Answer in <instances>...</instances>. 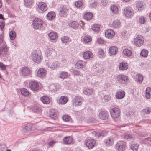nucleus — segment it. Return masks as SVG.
<instances>
[{
  "instance_id": "f03ea898",
  "label": "nucleus",
  "mask_w": 151,
  "mask_h": 151,
  "mask_svg": "<svg viewBox=\"0 0 151 151\" xmlns=\"http://www.w3.org/2000/svg\"><path fill=\"white\" fill-rule=\"evenodd\" d=\"M126 147V143L122 141H119L115 145V147L117 151H124Z\"/></svg>"
},
{
  "instance_id": "2f4dec72",
  "label": "nucleus",
  "mask_w": 151,
  "mask_h": 151,
  "mask_svg": "<svg viewBox=\"0 0 151 151\" xmlns=\"http://www.w3.org/2000/svg\"><path fill=\"white\" fill-rule=\"evenodd\" d=\"M48 36L50 39L51 40H54L58 37L57 34L54 32H51L48 34Z\"/></svg>"
},
{
  "instance_id": "3c124183",
  "label": "nucleus",
  "mask_w": 151,
  "mask_h": 151,
  "mask_svg": "<svg viewBox=\"0 0 151 151\" xmlns=\"http://www.w3.org/2000/svg\"><path fill=\"white\" fill-rule=\"evenodd\" d=\"M49 116L51 118L55 119L56 118L57 115L54 111H51L50 114Z\"/></svg>"
},
{
  "instance_id": "aec40b11",
  "label": "nucleus",
  "mask_w": 151,
  "mask_h": 151,
  "mask_svg": "<svg viewBox=\"0 0 151 151\" xmlns=\"http://www.w3.org/2000/svg\"><path fill=\"white\" fill-rule=\"evenodd\" d=\"M22 74L24 76H28L30 74L29 69L27 67H24L22 68L21 70Z\"/></svg>"
},
{
  "instance_id": "a18cd8bd",
  "label": "nucleus",
  "mask_w": 151,
  "mask_h": 151,
  "mask_svg": "<svg viewBox=\"0 0 151 151\" xmlns=\"http://www.w3.org/2000/svg\"><path fill=\"white\" fill-rule=\"evenodd\" d=\"M123 53L127 56H131L132 54V51L127 49L124 50H123Z\"/></svg>"
},
{
  "instance_id": "9d476101",
  "label": "nucleus",
  "mask_w": 151,
  "mask_h": 151,
  "mask_svg": "<svg viewBox=\"0 0 151 151\" xmlns=\"http://www.w3.org/2000/svg\"><path fill=\"white\" fill-rule=\"evenodd\" d=\"M124 14L126 17H131L134 14L133 10L130 7H127L124 9Z\"/></svg>"
},
{
  "instance_id": "a878e982",
  "label": "nucleus",
  "mask_w": 151,
  "mask_h": 151,
  "mask_svg": "<svg viewBox=\"0 0 151 151\" xmlns=\"http://www.w3.org/2000/svg\"><path fill=\"white\" fill-rule=\"evenodd\" d=\"M68 99L65 96H62L59 99V103L61 104H64L68 101Z\"/></svg>"
},
{
  "instance_id": "7c9ffc66",
  "label": "nucleus",
  "mask_w": 151,
  "mask_h": 151,
  "mask_svg": "<svg viewBox=\"0 0 151 151\" xmlns=\"http://www.w3.org/2000/svg\"><path fill=\"white\" fill-rule=\"evenodd\" d=\"M121 22L119 20H115L112 23V26L113 28H117L120 26Z\"/></svg>"
},
{
  "instance_id": "0eeeda50",
  "label": "nucleus",
  "mask_w": 151,
  "mask_h": 151,
  "mask_svg": "<svg viewBox=\"0 0 151 151\" xmlns=\"http://www.w3.org/2000/svg\"><path fill=\"white\" fill-rule=\"evenodd\" d=\"M42 24V20L40 18H35L33 21V27L36 29H39Z\"/></svg>"
},
{
  "instance_id": "338daca9",
  "label": "nucleus",
  "mask_w": 151,
  "mask_h": 151,
  "mask_svg": "<svg viewBox=\"0 0 151 151\" xmlns=\"http://www.w3.org/2000/svg\"><path fill=\"white\" fill-rule=\"evenodd\" d=\"M53 129V127H49L46 128L45 129L42 130L47 131H49L52 130Z\"/></svg>"
},
{
  "instance_id": "39448f33",
  "label": "nucleus",
  "mask_w": 151,
  "mask_h": 151,
  "mask_svg": "<svg viewBox=\"0 0 151 151\" xmlns=\"http://www.w3.org/2000/svg\"><path fill=\"white\" fill-rule=\"evenodd\" d=\"M144 40V39L142 36L138 35L134 40V43L137 46H141L143 44Z\"/></svg>"
},
{
  "instance_id": "393cba45",
  "label": "nucleus",
  "mask_w": 151,
  "mask_h": 151,
  "mask_svg": "<svg viewBox=\"0 0 151 151\" xmlns=\"http://www.w3.org/2000/svg\"><path fill=\"white\" fill-rule=\"evenodd\" d=\"M119 69L121 70H124L128 68L127 64L126 63H121L119 64Z\"/></svg>"
},
{
  "instance_id": "423d86ee",
  "label": "nucleus",
  "mask_w": 151,
  "mask_h": 151,
  "mask_svg": "<svg viewBox=\"0 0 151 151\" xmlns=\"http://www.w3.org/2000/svg\"><path fill=\"white\" fill-rule=\"evenodd\" d=\"M59 10V14L60 16L63 17H66L68 14V11L66 6L61 5Z\"/></svg>"
},
{
  "instance_id": "79ce46f5",
  "label": "nucleus",
  "mask_w": 151,
  "mask_h": 151,
  "mask_svg": "<svg viewBox=\"0 0 151 151\" xmlns=\"http://www.w3.org/2000/svg\"><path fill=\"white\" fill-rule=\"evenodd\" d=\"M21 92L22 94L24 96H28L29 94V91L25 88L22 89L21 90Z\"/></svg>"
},
{
  "instance_id": "7ed1b4c3",
  "label": "nucleus",
  "mask_w": 151,
  "mask_h": 151,
  "mask_svg": "<svg viewBox=\"0 0 151 151\" xmlns=\"http://www.w3.org/2000/svg\"><path fill=\"white\" fill-rule=\"evenodd\" d=\"M117 80L119 83L127 84L129 82V80L127 76L119 75L117 77Z\"/></svg>"
},
{
  "instance_id": "f8f14e48",
  "label": "nucleus",
  "mask_w": 151,
  "mask_h": 151,
  "mask_svg": "<svg viewBox=\"0 0 151 151\" xmlns=\"http://www.w3.org/2000/svg\"><path fill=\"white\" fill-rule=\"evenodd\" d=\"M109 113L106 111H101L99 114V117L102 120H105L107 119L109 116Z\"/></svg>"
},
{
  "instance_id": "473e14b6",
  "label": "nucleus",
  "mask_w": 151,
  "mask_h": 151,
  "mask_svg": "<svg viewBox=\"0 0 151 151\" xmlns=\"http://www.w3.org/2000/svg\"><path fill=\"white\" fill-rule=\"evenodd\" d=\"M83 93L87 95H92L93 92V90L92 89L87 88L83 90Z\"/></svg>"
},
{
  "instance_id": "c9c22d12",
  "label": "nucleus",
  "mask_w": 151,
  "mask_h": 151,
  "mask_svg": "<svg viewBox=\"0 0 151 151\" xmlns=\"http://www.w3.org/2000/svg\"><path fill=\"white\" fill-rule=\"evenodd\" d=\"M41 101L45 104H47L50 103V100L47 96H44L41 98Z\"/></svg>"
},
{
  "instance_id": "680f3d73",
  "label": "nucleus",
  "mask_w": 151,
  "mask_h": 151,
  "mask_svg": "<svg viewBox=\"0 0 151 151\" xmlns=\"http://www.w3.org/2000/svg\"><path fill=\"white\" fill-rule=\"evenodd\" d=\"M75 4L76 7H80L82 5V2L80 1H78L76 2Z\"/></svg>"
},
{
  "instance_id": "5fc2aeb1",
  "label": "nucleus",
  "mask_w": 151,
  "mask_h": 151,
  "mask_svg": "<svg viewBox=\"0 0 151 151\" xmlns=\"http://www.w3.org/2000/svg\"><path fill=\"white\" fill-rule=\"evenodd\" d=\"M104 54L103 50L101 49H99L98 52V55L99 57H103Z\"/></svg>"
},
{
  "instance_id": "4be33fe9",
  "label": "nucleus",
  "mask_w": 151,
  "mask_h": 151,
  "mask_svg": "<svg viewBox=\"0 0 151 151\" xmlns=\"http://www.w3.org/2000/svg\"><path fill=\"white\" fill-rule=\"evenodd\" d=\"M125 95V93L124 91L119 90L116 93L115 96L117 99H120L124 98Z\"/></svg>"
},
{
  "instance_id": "37998d69",
  "label": "nucleus",
  "mask_w": 151,
  "mask_h": 151,
  "mask_svg": "<svg viewBox=\"0 0 151 151\" xmlns=\"http://www.w3.org/2000/svg\"><path fill=\"white\" fill-rule=\"evenodd\" d=\"M32 129L31 126L30 125H27L23 128L22 131L23 132H26L30 131Z\"/></svg>"
},
{
  "instance_id": "f257e3e1",
  "label": "nucleus",
  "mask_w": 151,
  "mask_h": 151,
  "mask_svg": "<svg viewBox=\"0 0 151 151\" xmlns=\"http://www.w3.org/2000/svg\"><path fill=\"white\" fill-rule=\"evenodd\" d=\"M31 57L33 61L37 63H40L43 59L41 52L39 50L33 51L31 54Z\"/></svg>"
},
{
  "instance_id": "412c9836",
  "label": "nucleus",
  "mask_w": 151,
  "mask_h": 151,
  "mask_svg": "<svg viewBox=\"0 0 151 151\" xmlns=\"http://www.w3.org/2000/svg\"><path fill=\"white\" fill-rule=\"evenodd\" d=\"M114 32L111 29L107 30L105 32V37L108 38H111L114 35Z\"/></svg>"
},
{
  "instance_id": "6ab92c4d",
  "label": "nucleus",
  "mask_w": 151,
  "mask_h": 151,
  "mask_svg": "<svg viewBox=\"0 0 151 151\" xmlns=\"http://www.w3.org/2000/svg\"><path fill=\"white\" fill-rule=\"evenodd\" d=\"M93 54L90 51L85 52L83 54V56L85 59H89L93 57Z\"/></svg>"
},
{
  "instance_id": "e433bc0d",
  "label": "nucleus",
  "mask_w": 151,
  "mask_h": 151,
  "mask_svg": "<svg viewBox=\"0 0 151 151\" xmlns=\"http://www.w3.org/2000/svg\"><path fill=\"white\" fill-rule=\"evenodd\" d=\"M69 26L73 28H77L78 26V24L76 21H73L69 24Z\"/></svg>"
},
{
  "instance_id": "a19ab883",
  "label": "nucleus",
  "mask_w": 151,
  "mask_h": 151,
  "mask_svg": "<svg viewBox=\"0 0 151 151\" xmlns=\"http://www.w3.org/2000/svg\"><path fill=\"white\" fill-rule=\"evenodd\" d=\"M84 17L86 20H91L93 17V14L91 12L87 13L84 14Z\"/></svg>"
},
{
  "instance_id": "ea45409f",
  "label": "nucleus",
  "mask_w": 151,
  "mask_h": 151,
  "mask_svg": "<svg viewBox=\"0 0 151 151\" xmlns=\"http://www.w3.org/2000/svg\"><path fill=\"white\" fill-rule=\"evenodd\" d=\"M145 96L147 99H149L151 97V88H147L146 90Z\"/></svg>"
},
{
  "instance_id": "0e129e2a",
  "label": "nucleus",
  "mask_w": 151,
  "mask_h": 151,
  "mask_svg": "<svg viewBox=\"0 0 151 151\" xmlns=\"http://www.w3.org/2000/svg\"><path fill=\"white\" fill-rule=\"evenodd\" d=\"M80 73H81L79 71L76 70H74L73 72V73L74 76H77L79 75Z\"/></svg>"
},
{
  "instance_id": "052dcab7",
  "label": "nucleus",
  "mask_w": 151,
  "mask_h": 151,
  "mask_svg": "<svg viewBox=\"0 0 151 151\" xmlns=\"http://www.w3.org/2000/svg\"><path fill=\"white\" fill-rule=\"evenodd\" d=\"M111 99V97L108 95H105L103 97V99L105 102H107Z\"/></svg>"
},
{
  "instance_id": "69168bd1",
  "label": "nucleus",
  "mask_w": 151,
  "mask_h": 151,
  "mask_svg": "<svg viewBox=\"0 0 151 151\" xmlns=\"http://www.w3.org/2000/svg\"><path fill=\"white\" fill-rule=\"evenodd\" d=\"M4 26V22L3 21L1 22H0V29L2 30Z\"/></svg>"
},
{
  "instance_id": "ddd939ff",
  "label": "nucleus",
  "mask_w": 151,
  "mask_h": 151,
  "mask_svg": "<svg viewBox=\"0 0 151 151\" xmlns=\"http://www.w3.org/2000/svg\"><path fill=\"white\" fill-rule=\"evenodd\" d=\"M86 62L85 61L80 60L78 61L75 65L76 67L78 69H82L85 67Z\"/></svg>"
},
{
  "instance_id": "20e7f679",
  "label": "nucleus",
  "mask_w": 151,
  "mask_h": 151,
  "mask_svg": "<svg viewBox=\"0 0 151 151\" xmlns=\"http://www.w3.org/2000/svg\"><path fill=\"white\" fill-rule=\"evenodd\" d=\"M110 113L113 118H117L120 116V110L118 108L115 107L111 110Z\"/></svg>"
},
{
  "instance_id": "774afa93",
  "label": "nucleus",
  "mask_w": 151,
  "mask_h": 151,
  "mask_svg": "<svg viewBox=\"0 0 151 151\" xmlns=\"http://www.w3.org/2000/svg\"><path fill=\"white\" fill-rule=\"evenodd\" d=\"M138 134L140 137H144L146 136V134H145L144 132H139Z\"/></svg>"
},
{
  "instance_id": "8fccbe9b",
  "label": "nucleus",
  "mask_w": 151,
  "mask_h": 151,
  "mask_svg": "<svg viewBox=\"0 0 151 151\" xmlns=\"http://www.w3.org/2000/svg\"><path fill=\"white\" fill-rule=\"evenodd\" d=\"M110 8L112 12L116 14L118 12V7L114 5H112L111 6Z\"/></svg>"
},
{
  "instance_id": "e2e57ef3",
  "label": "nucleus",
  "mask_w": 151,
  "mask_h": 151,
  "mask_svg": "<svg viewBox=\"0 0 151 151\" xmlns=\"http://www.w3.org/2000/svg\"><path fill=\"white\" fill-rule=\"evenodd\" d=\"M6 67V65L3 64L2 62H0V68L2 70H5Z\"/></svg>"
},
{
  "instance_id": "5701e85b",
  "label": "nucleus",
  "mask_w": 151,
  "mask_h": 151,
  "mask_svg": "<svg viewBox=\"0 0 151 151\" xmlns=\"http://www.w3.org/2000/svg\"><path fill=\"white\" fill-rule=\"evenodd\" d=\"M38 8L42 11H45L47 9L46 4L42 2H40L38 4Z\"/></svg>"
},
{
  "instance_id": "9b49d317",
  "label": "nucleus",
  "mask_w": 151,
  "mask_h": 151,
  "mask_svg": "<svg viewBox=\"0 0 151 151\" xmlns=\"http://www.w3.org/2000/svg\"><path fill=\"white\" fill-rule=\"evenodd\" d=\"M96 141L92 139H89L87 140L86 145L88 148L91 149L94 147L96 145Z\"/></svg>"
},
{
  "instance_id": "1a4fd4ad",
  "label": "nucleus",
  "mask_w": 151,
  "mask_h": 151,
  "mask_svg": "<svg viewBox=\"0 0 151 151\" xmlns=\"http://www.w3.org/2000/svg\"><path fill=\"white\" fill-rule=\"evenodd\" d=\"M48 66L52 69H54L59 68L60 64L58 61H55L53 63L48 62L47 63Z\"/></svg>"
},
{
  "instance_id": "13d9d810",
  "label": "nucleus",
  "mask_w": 151,
  "mask_h": 151,
  "mask_svg": "<svg viewBox=\"0 0 151 151\" xmlns=\"http://www.w3.org/2000/svg\"><path fill=\"white\" fill-rule=\"evenodd\" d=\"M142 111L144 113L148 114L151 112V108L149 107H147L142 110Z\"/></svg>"
},
{
  "instance_id": "49530a36",
  "label": "nucleus",
  "mask_w": 151,
  "mask_h": 151,
  "mask_svg": "<svg viewBox=\"0 0 151 151\" xmlns=\"http://www.w3.org/2000/svg\"><path fill=\"white\" fill-rule=\"evenodd\" d=\"M24 4L27 7L30 6H32L33 3L32 0H24Z\"/></svg>"
},
{
  "instance_id": "de8ad7c7",
  "label": "nucleus",
  "mask_w": 151,
  "mask_h": 151,
  "mask_svg": "<svg viewBox=\"0 0 151 151\" xmlns=\"http://www.w3.org/2000/svg\"><path fill=\"white\" fill-rule=\"evenodd\" d=\"M61 40L62 42L65 44H66L69 41V38L67 36L63 37L61 38Z\"/></svg>"
},
{
  "instance_id": "603ef678",
  "label": "nucleus",
  "mask_w": 151,
  "mask_h": 151,
  "mask_svg": "<svg viewBox=\"0 0 151 151\" xmlns=\"http://www.w3.org/2000/svg\"><path fill=\"white\" fill-rule=\"evenodd\" d=\"M83 41L85 43H88L91 40V38L89 36L86 35L83 38Z\"/></svg>"
},
{
  "instance_id": "c85d7f7f",
  "label": "nucleus",
  "mask_w": 151,
  "mask_h": 151,
  "mask_svg": "<svg viewBox=\"0 0 151 151\" xmlns=\"http://www.w3.org/2000/svg\"><path fill=\"white\" fill-rule=\"evenodd\" d=\"M135 81L139 83H141L143 80V77L142 75L140 74L136 75Z\"/></svg>"
},
{
  "instance_id": "4468645a",
  "label": "nucleus",
  "mask_w": 151,
  "mask_h": 151,
  "mask_svg": "<svg viewBox=\"0 0 151 151\" xmlns=\"http://www.w3.org/2000/svg\"><path fill=\"white\" fill-rule=\"evenodd\" d=\"M83 101V99L82 98L79 96H76L73 100V104H75L76 105H80Z\"/></svg>"
},
{
  "instance_id": "cd10ccee",
  "label": "nucleus",
  "mask_w": 151,
  "mask_h": 151,
  "mask_svg": "<svg viewBox=\"0 0 151 151\" xmlns=\"http://www.w3.org/2000/svg\"><path fill=\"white\" fill-rule=\"evenodd\" d=\"M117 50V49L116 47L111 46L109 49V54L110 55H114L116 53Z\"/></svg>"
},
{
  "instance_id": "09e8293b",
  "label": "nucleus",
  "mask_w": 151,
  "mask_h": 151,
  "mask_svg": "<svg viewBox=\"0 0 151 151\" xmlns=\"http://www.w3.org/2000/svg\"><path fill=\"white\" fill-rule=\"evenodd\" d=\"M9 35L11 40H14L16 37V33L14 31H11L9 32Z\"/></svg>"
},
{
  "instance_id": "4d7b16f0",
  "label": "nucleus",
  "mask_w": 151,
  "mask_h": 151,
  "mask_svg": "<svg viewBox=\"0 0 151 151\" xmlns=\"http://www.w3.org/2000/svg\"><path fill=\"white\" fill-rule=\"evenodd\" d=\"M33 111L34 112L37 113L38 114H41V111L37 106H35L33 109Z\"/></svg>"
},
{
  "instance_id": "6e6552de",
  "label": "nucleus",
  "mask_w": 151,
  "mask_h": 151,
  "mask_svg": "<svg viewBox=\"0 0 151 151\" xmlns=\"http://www.w3.org/2000/svg\"><path fill=\"white\" fill-rule=\"evenodd\" d=\"M30 88L33 91H36L39 89V86L37 83L34 81H31L29 83Z\"/></svg>"
},
{
  "instance_id": "2eb2a0df",
  "label": "nucleus",
  "mask_w": 151,
  "mask_h": 151,
  "mask_svg": "<svg viewBox=\"0 0 151 151\" xmlns=\"http://www.w3.org/2000/svg\"><path fill=\"white\" fill-rule=\"evenodd\" d=\"M94 69L95 71L100 74L103 73L104 71V68L102 66L97 64L95 65Z\"/></svg>"
},
{
  "instance_id": "c03bdc74",
  "label": "nucleus",
  "mask_w": 151,
  "mask_h": 151,
  "mask_svg": "<svg viewBox=\"0 0 151 151\" xmlns=\"http://www.w3.org/2000/svg\"><path fill=\"white\" fill-rule=\"evenodd\" d=\"M148 51L147 50L145 49H143L140 55L143 57L146 58L148 55Z\"/></svg>"
},
{
  "instance_id": "bb28decb",
  "label": "nucleus",
  "mask_w": 151,
  "mask_h": 151,
  "mask_svg": "<svg viewBox=\"0 0 151 151\" xmlns=\"http://www.w3.org/2000/svg\"><path fill=\"white\" fill-rule=\"evenodd\" d=\"M114 142V139L112 138H109L105 139L104 142L107 146H111L112 145Z\"/></svg>"
},
{
  "instance_id": "a211bd4d",
  "label": "nucleus",
  "mask_w": 151,
  "mask_h": 151,
  "mask_svg": "<svg viewBox=\"0 0 151 151\" xmlns=\"http://www.w3.org/2000/svg\"><path fill=\"white\" fill-rule=\"evenodd\" d=\"M55 54V50L52 48H48L46 51V55L47 57H52Z\"/></svg>"
},
{
  "instance_id": "f704fd0d",
  "label": "nucleus",
  "mask_w": 151,
  "mask_h": 151,
  "mask_svg": "<svg viewBox=\"0 0 151 151\" xmlns=\"http://www.w3.org/2000/svg\"><path fill=\"white\" fill-rule=\"evenodd\" d=\"M144 4L142 1L138 2L136 4V6L137 9L139 11L142 10L143 8Z\"/></svg>"
},
{
  "instance_id": "6e6d98bb",
  "label": "nucleus",
  "mask_w": 151,
  "mask_h": 151,
  "mask_svg": "<svg viewBox=\"0 0 151 151\" xmlns=\"http://www.w3.org/2000/svg\"><path fill=\"white\" fill-rule=\"evenodd\" d=\"M63 120L65 122H68L70 119V117L68 115H65L62 117Z\"/></svg>"
},
{
  "instance_id": "4c0bfd02",
  "label": "nucleus",
  "mask_w": 151,
  "mask_h": 151,
  "mask_svg": "<svg viewBox=\"0 0 151 151\" xmlns=\"http://www.w3.org/2000/svg\"><path fill=\"white\" fill-rule=\"evenodd\" d=\"M139 146V145L137 143H134L132 144L130 147L133 151H137Z\"/></svg>"
},
{
  "instance_id": "58836bf2",
  "label": "nucleus",
  "mask_w": 151,
  "mask_h": 151,
  "mask_svg": "<svg viewBox=\"0 0 151 151\" xmlns=\"http://www.w3.org/2000/svg\"><path fill=\"white\" fill-rule=\"evenodd\" d=\"M91 29L96 32H98L100 30V26L98 24H94L92 26Z\"/></svg>"
},
{
  "instance_id": "f3484780",
  "label": "nucleus",
  "mask_w": 151,
  "mask_h": 151,
  "mask_svg": "<svg viewBox=\"0 0 151 151\" xmlns=\"http://www.w3.org/2000/svg\"><path fill=\"white\" fill-rule=\"evenodd\" d=\"M47 70L44 68H40L37 71V76L40 77L45 76L46 74Z\"/></svg>"
},
{
  "instance_id": "b1692460",
  "label": "nucleus",
  "mask_w": 151,
  "mask_h": 151,
  "mask_svg": "<svg viewBox=\"0 0 151 151\" xmlns=\"http://www.w3.org/2000/svg\"><path fill=\"white\" fill-rule=\"evenodd\" d=\"M55 17V13L54 12H50L48 13L46 16V19L49 20L53 19Z\"/></svg>"
},
{
  "instance_id": "bf43d9fd",
  "label": "nucleus",
  "mask_w": 151,
  "mask_h": 151,
  "mask_svg": "<svg viewBox=\"0 0 151 151\" xmlns=\"http://www.w3.org/2000/svg\"><path fill=\"white\" fill-rule=\"evenodd\" d=\"M134 137L132 134H127L125 135L124 136V139L130 140L131 139L133 138Z\"/></svg>"
},
{
  "instance_id": "864d4df0",
  "label": "nucleus",
  "mask_w": 151,
  "mask_h": 151,
  "mask_svg": "<svg viewBox=\"0 0 151 151\" xmlns=\"http://www.w3.org/2000/svg\"><path fill=\"white\" fill-rule=\"evenodd\" d=\"M146 18L144 16H141L139 18V21L141 24H144L146 21Z\"/></svg>"
},
{
  "instance_id": "dca6fc26",
  "label": "nucleus",
  "mask_w": 151,
  "mask_h": 151,
  "mask_svg": "<svg viewBox=\"0 0 151 151\" xmlns=\"http://www.w3.org/2000/svg\"><path fill=\"white\" fill-rule=\"evenodd\" d=\"M98 77L93 76L89 78L88 81L92 85H94L98 83Z\"/></svg>"
},
{
  "instance_id": "c756f323",
  "label": "nucleus",
  "mask_w": 151,
  "mask_h": 151,
  "mask_svg": "<svg viewBox=\"0 0 151 151\" xmlns=\"http://www.w3.org/2000/svg\"><path fill=\"white\" fill-rule=\"evenodd\" d=\"M73 140V139L70 136L65 137L63 139V142L66 144H70Z\"/></svg>"
},
{
  "instance_id": "72a5a7b5",
  "label": "nucleus",
  "mask_w": 151,
  "mask_h": 151,
  "mask_svg": "<svg viewBox=\"0 0 151 151\" xmlns=\"http://www.w3.org/2000/svg\"><path fill=\"white\" fill-rule=\"evenodd\" d=\"M68 73L65 71H61L59 75V77L62 79H65L67 78Z\"/></svg>"
}]
</instances>
